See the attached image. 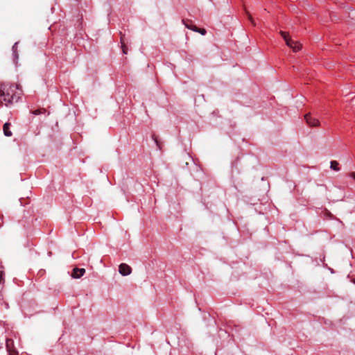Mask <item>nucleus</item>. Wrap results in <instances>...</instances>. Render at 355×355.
I'll use <instances>...</instances> for the list:
<instances>
[{
	"label": "nucleus",
	"mask_w": 355,
	"mask_h": 355,
	"mask_svg": "<svg viewBox=\"0 0 355 355\" xmlns=\"http://www.w3.org/2000/svg\"><path fill=\"white\" fill-rule=\"evenodd\" d=\"M280 34L285 40L286 45L291 48L294 52H297L301 49V44L297 41L291 39L286 32L281 31Z\"/></svg>",
	"instance_id": "nucleus-2"
},
{
	"label": "nucleus",
	"mask_w": 355,
	"mask_h": 355,
	"mask_svg": "<svg viewBox=\"0 0 355 355\" xmlns=\"http://www.w3.org/2000/svg\"><path fill=\"white\" fill-rule=\"evenodd\" d=\"M152 139L154 140V141H155V143L156 144V145H157V148H158L159 149H161V148H162V147H161V144H159V141H158V139H157V136H156V135H152Z\"/></svg>",
	"instance_id": "nucleus-13"
},
{
	"label": "nucleus",
	"mask_w": 355,
	"mask_h": 355,
	"mask_svg": "<svg viewBox=\"0 0 355 355\" xmlns=\"http://www.w3.org/2000/svg\"><path fill=\"white\" fill-rule=\"evenodd\" d=\"M17 44H18V42H15L12 46V54H13L15 59L18 58Z\"/></svg>",
	"instance_id": "nucleus-10"
},
{
	"label": "nucleus",
	"mask_w": 355,
	"mask_h": 355,
	"mask_svg": "<svg viewBox=\"0 0 355 355\" xmlns=\"http://www.w3.org/2000/svg\"><path fill=\"white\" fill-rule=\"evenodd\" d=\"M85 273V268H75L71 273V277L75 279H78L84 275Z\"/></svg>",
	"instance_id": "nucleus-6"
},
{
	"label": "nucleus",
	"mask_w": 355,
	"mask_h": 355,
	"mask_svg": "<svg viewBox=\"0 0 355 355\" xmlns=\"http://www.w3.org/2000/svg\"><path fill=\"white\" fill-rule=\"evenodd\" d=\"M46 112L45 109H37L32 112V114L34 115H39L41 114H44Z\"/></svg>",
	"instance_id": "nucleus-12"
},
{
	"label": "nucleus",
	"mask_w": 355,
	"mask_h": 355,
	"mask_svg": "<svg viewBox=\"0 0 355 355\" xmlns=\"http://www.w3.org/2000/svg\"><path fill=\"white\" fill-rule=\"evenodd\" d=\"M119 273L123 276H127L132 272V268L126 263H121L119 269Z\"/></svg>",
	"instance_id": "nucleus-5"
},
{
	"label": "nucleus",
	"mask_w": 355,
	"mask_h": 355,
	"mask_svg": "<svg viewBox=\"0 0 355 355\" xmlns=\"http://www.w3.org/2000/svg\"><path fill=\"white\" fill-rule=\"evenodd\" d=\"M19 85L9 83L0 84V101L6 106L17 102L21 95Z\"/></svg>",
	"instance_id": "nucleus-1"
},
{
	"label": "nucleus",
	"mask_w": 355,
	"mask_h": 355,
	"mask_svg": "<svg viewBox=\"0 0 355 355\" xmlns=\"http://www.w3.org/2000/svg\"><path fill=\"white\" fill-rule=\"evenodd\" d=\"M195 32L200 33L202 35H205L207 33V31L205 28H198L195 30Z\"/></svg>",
	"instance_id": "nucleus-14"
},
{
	"label": "nucleus",
	"mask_w": 355,
	"mask_h": 355,
	"mask_svg": "<svg viewBox=\"0 0 355 355\" xmlns=\"http://www.w3.org/2000/svg\"><path fill=\"white\" fill-rule=\"evenodd\" d=\"M330 168L336 171H340L339 163L336 160L331 161Z\"/></svg>",
	"instance_id": "nucleus-9"
},
{
	"label": "nucleus",
	"mask_w": 355,
	"mask_h": 355,
	"mask_svg": "<svg viewBox=\"0 0 355 355\" xmlns=\"http://www.w3.org/2000/svg\"><path fill=\"white\" fill-rule=\"evenodd\" d=\"M6 345L9 355H18V352L14 347V341L12 339L7 338Z\"/></svg>",
	"instance_id": "nucleus-3"
},
{
	"label": "nucleus",
	"mask_w": 355,
	"mask_h": 355,
	"mask_svg": "<svg viewBox=\"0 0 355 355\" xmlns=\"http://www.w3.org/2000/svg\"><path fill=\"white\" fill-rule=\"evenodd\" d=\"M10 123L8 122L5 123L3 126V134L6 137H11L12 135V132L10 130Z\"/></svg>",
	"instance_id": "nucleus-7"
},
{
	"label": "nucleus",
	"mask_w": 355,
	"mask_h": 355,
	"mask_svg": "<svg viewBox=\"0 0 355 355\" xmlns=\"http://www.w3.org/2000/svg\"><path fill=\"white\" fill-rule=\"evenodd\" d=\"M121 44H122L123 52L124 54H126L127 53V48H126L125 44L123 42V39L122 38L121 39Z\"/></svg>",
	"instance_id": "nucleus-15"
},
{
	"label": "nucleus",
	"mask_w": 355,
	"mask_h": 355,
	"mask_svg": "<svg viewBox=\"0 0 355 355\" xmlns=\"http://www.w3.org/2000/svg\"><path fill=\"white\" fill-rule=\"evenodd\" d=\"M349 176L355 180V173L352 172V173L349 174Z\"/></svg>",
	"instance_id": "nucleus-16"
},
{
	"label": "nucleus",
	"mask_w": 355,
	"mask_h": 355,
	"mask_svg": "<svg viewBox=\"0 0 355 355\" xmlns=\"http://www.w3.org/2000/svg\"><path fill=\"white\" fill-rule=\"evenodd\" d=\"M304 119L307 124L311 127H318L320 125V121L318 119L313 117L311 114H306Z\"/></svg>",
	"instance_id": "nucleus-4"
},
{
	"label": "nucleus",
	"mask_w": 355,
	"mask_h": 355,
	"mask_svg": "<svg viewBox=\"0 0 355 355\" xmlns=\"http://www.w3.org/2000/svg\"><path fill=\"white\" fill-rule=\"evenodd\" d=\"M245 14L248 17V20L250 21V23L253 25V26H255V22H254V19L252 18L251 14L248 11V10H245Z\"/></svg>",
	"instance_id": "nucleus-11"
},
{
	"label": "nucleus",
	"mask_w": 355,
	"mask_h": 355,
	"mask_svg": "<svg viewBox=\"0 0 355 355\" xmlns=\"http://www.w3.org/2000/svg\"><path fill=\"white\" fill-rule=\"evenodd\" d=\"M190 22L191 21L188 19H182V23L184 24L186 28H187L188 29L192 30L195 32V30H196V28H198V27L195 25H193Z\"/></svg>",
	"instance_id": "nucleus-8"
}]
</instances>
